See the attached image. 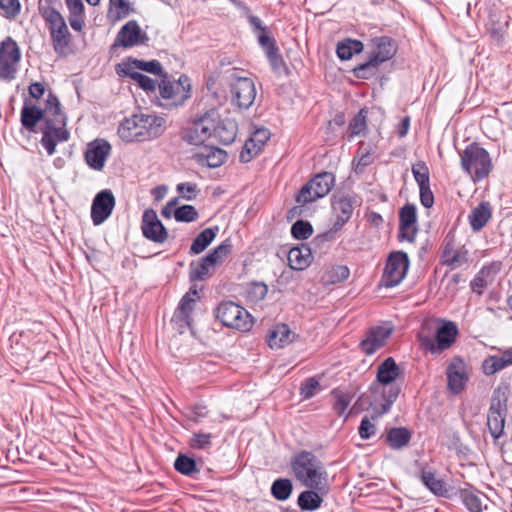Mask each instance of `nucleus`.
Here are the masks:
<instances>
[{"label":"nucleus","instance_id":"f257e3e1","mask_svg":"<svg viewBox=\"0 0 512 512\" xmlns=\"http://www.w3.org/2000/svg\"><path fill=\"white\" fill-rule=\"evenodd\" d=\"M20 122L22 128L29 133H37L38 123H43L40 128L42 132L40 143L49 156L56 152L58 142H66L70 138V132L66 128L67 116L62 111L57 95L52 91L47 94L44 108L33 103L31 99L25 98L20 112Z\"/></svg>","mask_w":512,"mask_h":512},{"label":"nucleus","instance_id":"f03ea898","mask_svg":"<svg viewBox=\"0 0 512 512\" xmlns=\"http://www.w3.org/2000/svg\"><path fill=\"white\" fill-rule=\"evenodd\" d=\"M290 465L296 479L303 486L329 493L328 472L312 452L300 451L292 457Z\"/></svg>","mask_w":512,"mask_h":512},{"label":"nucleus","instance_id":"7ed1b4c3","mask_svg":"<svg viewBox=\"0 0 512 512\" xmlns=\"http://www.w3.org/2000/svg\"><path fill=\"white\" fill-rule=\"evenodd\" d=\"M402 373L400 367L392 357L386 358L377 368L376 382H373L369 390L372 394L379 393L383 399L380 409H375V417H379L390 411L393 403L397 400L400 394V386L393 384V382Z\"/></svg>","mask_w":512,"mask_h":512},{"label":"nucleus","instance_id":"20e7f679","mask_svg":"<svg viewBox=\"0 0 512 512\" xmlns=\"http://www.w3.org/2000/svg\"><path fill=\"white\" fill-rule=\"evenodd\" d=\"M509 385H499L492 392L487 411L486 425L495 445L505 436L506 416L508 413Z\"/></svg>","mask_w":512,"mask_h":512},{"label":"nucleus","instance_id":"39448f33","mask_svg":"<svg viewBox=\"0 0 512 512\" xmlns=\"http://www.w3.org/2000/svg\"><path fill=\"white\" fill-rule=\"evenodd\" d=\"M232 249V242L230 238H227L198 261H192L189 265V280L191 282L205 281L212 277L215 272V267L225 261L231 254Z\"/></svg>","mask_w":512,"mask_h":512},{"label":"nucleus","instance_id":"423d86ee","mask_svg":"<svg viewBox=\"0 0 512 512\" xmlns=\"http://www.w3.org/2000/svg\"><path fill=\"white\" fill-rule=\"evenodd\" d=\"M462 169L471 175L474 182L486 178L492 171L491 157L486 149L473 142L460 154Z\"/></svg>","mask_w":512,"mask_h":512},{"label":"nucleus","instance_id":"0eeeda50","mask_svg":"<svg viewBox=\"0 0 512 512\" xmlns=\"http://www.w3.org/2000/svg\"><path fill=\"white\" fill-rule=\"evenodd\" d=\"M158 89L160 98L165 101L159 105L164 108L182 106L191 97L190 78L185 74H182L177 81H170L168 77L161 78Z\"/></svg>","mask_w":512,"mask_h":512},{"label":"nucleus","instance_id":"6e6552de","mask_svg":"<svg viewBox=\"0 0 512 512\" xmlns=\"http://www.w3.org/2000/svg\"><path fill=\"white\" fill-rule=\"evenodd\" d=\"M214 314L215 318L226 327L243 332L250 331L253 327V320L250 313L244 307L233 301L221 302L216 307Z\"/></svg>","mask_w":512,"mask_h":512},{"label":"nucleus","instance_id":"1a4fd4ad","mask_svg":"<svg viewBox=\"0 0 512 512\" xmlns=\"http://www.w3.org/2000/svg\"><path fill=\"white\" fill-rule=\"evenodd\" d=\"M335 184V175L332 172H320L302 186L296 195L297 203L307 204L325 197Z\"/></svg>","mask_w":512,"mask_h":512},{"label":"nucleus","instance_id":"9d476101","mask_svg":"<svg viewBox=\"0 0 512 512\" xmlns=\"http://www.w3.org/2000/svg\"><path fill=\"white\" fill-rule=\"evenodd\" d=\"M216 114L214 110H211L191 121L187 127L181 130V139L189 145H204L212 136L213 116Z\"/></svg>","mask_w":512,"mask_h":512},{"label":"nucleus","instance_id":"9b49d317","mask_svg":"<svg viewBox=\"0 0 512 512\" xmlns=\"http://www.w3.org/2000/svg\"><path fill=\"white\" fill-rule=\"evenodd\" d=\"M458 333V327L455 322L442 321V325L435 332V341L429 336L422 334H418V339L422 348L435 354L450 348L455 342Z\"/></svg>","mask_w":512,"mask_h":512},{"label":"nucleus","instance_id":"f8f14e48","mask_svg":"<svg viewBox=\"0 0 512 512\" xmlns=\"http://www.w3.org/2000/svg\"><path fill=\"white\" fill-rule=\"evenodd\" d=\"M199 298L196 286H192L180 299L171 318V323L180 334H183L187 329L194 334L192 312Z\"/></svg>","mask_w":512,"mask_h":512},{"label":"nucleus","instance_id":"ddd939ff","mask_svg":"<svg viewBox=\"0 0 512 512\" xmlns=\"http://www.w3.org/2000/svg\"><path fill=\"white\" fill-rule=\"evenodd\" d=\"M410 265L408 254L404 251H393L389 254L384 268V286H397L406 276Z\"/></svg>","mask_w":512,"mask_h":512},{"label":"nucleus","instance_id":"4468645a","mask_svg":"<svg viewBox=\"0 0 512 512\" xmlns=\"http://www.w3.org/2000/svg\"><path fill=\"white\" fill-rule=\"evenodd\" d=\"M231 78L235 80L230 84L233 104L240 109H248L256 97L254 81L249 77L239 76L236 69H233Z\"/></svg>","mask_w":512,"mask_h":512},{"label":"nucleus","instance_id":"2eb2a0df","mask_svg":"<svg viewBox=\"0 0 512 512\" xmlns=\"http://www.w3.org/2000/svg\"><path fill=\"white\" fill-rule=\"evenodd\" d=\"M148 41V35L142 31L138 22L130 20L120 28L110 50L113 51L118 47L127 49L140 44H146Z\"/></svg>","mask_w":512,"mask_h":512},{"label":"nucleus","instance_id":"dca6fc26","mask_svg":"<svg viewBox=\"0 0 512 512\" xmlns=\"http://www.w3.org/2000/svg\"><path fill=\"white\" fill-rule=\"evenodd\" d=\"M141 231L147 240L158 244L164 243L169 237L167 228L159 220L153 208H148L143 212Z\"/></svg>","mask_w":512,"mask_h":512},{"label":"nucleus","instance_id":"f3484780","mask_svg":"<svg viewBox=\"0 0 512 512\" xmlns=\"http://www.w3.org/2000/svg\"><path fill=\"white\" fill-rule=\"evenodd\" d=\"M418 233L416 206L406 203L399 210V228L397 239L399 242L413 243Z\"/></svg>","mask_w":512,"mask_h":512},{"label":"nucleus","instance_id":"a211bd4d","mask_svg":"<svg viewBox=\"0 0 512 512\" xmlns=\"http://www.w3.org/2000/svg\"><path fill=\"white\" fill-rule=\"evenodd\" d=\"M455 242V233L453 230H450L443 241V250L440 256L442 265L455 268L468 263V250L464 246L456 249Z\"/></svg>","mask_w":512,"mask_h":512},{"label":"nucleus","instance_id":"6ab92c4d","mask_svg":"<svg viewBox=\"0 0 512 512\" xmlns=\"http://www.w3.org/2000/svg\"><path fill=\"white\" fill-rule=\"evenodd\" d=\"M115 203V197L109 189L96 194L91 205V219L95 226L101 225L110 217Z\"/></svg>","mask_w":512,"mask_h":512},{"label":"nucleus","instance_id":"aec40b11","mask_svg":"<svg viewBox=\"0 0 512 512\" xmlns=\"http://www.w3.org/2000/svg\"><path fill=\"white\" fill-rule=\"evenodd\" d=\"M140 142L150 141L162 136L166 130L165 118L155 114H139Z\"/></svg>","mask_w":512,"mask_h":512},{"label":"nucleus","instance_id":"412c9836","mask_svg":"<svg viewBox=\"0 0 512 512\" xmlns=\"http://www.w3.org/2000/svg\"><path fill=\"white\" fill-rule=\"evenodd\" d=\"M447 387L454 393L462 392L468 382L466 365L460 357H455L446 369Z\"/></svg>","mask_w":512,"mask_h":512},{"label":"nucleus","instance_id":"4be33fe9","mask_svg":"<svg viewBox=\"0 0 512 512\" xmlns=\"http://www.w3.org/2000/svg\"><path fill=\"white\" fill-rule=\"evenodd\" d=\"M248 22L253 33L256 35L258 44L264 51L265 56L280 50L276 39L271 35L269 27L263 25L258 16L249 15Z\"/></svg>","mask_w":512,"mask_h":512},{"label":"nucleus","instance_id":"5701e85b","mask_svg":"<svg viewBox=\"0 0 512 512\" xmlns=\"http://www.w3.org/2000/svg\"><path fill=\"white\" fill-rule=\"evenodd\" d=\"M110 152L111 145L107 140L95 139L88 144L85 160L91 168L102 170Z\"/></svg>","mask_w":512,"mask_h":512},{"label":"nucleus","instance_id":"b1692460","mask_svg":"<svg viewBox=\"0 0 512 512\" xmlns=\"http://www.w3.org/2000/svg\"><path fill=\"white\" fill-rule=\"evenodd\" d=\"M393 327L376 326L368 330L366 337L361 340L360 348L366 355L374 354L379 348L385 345L386 340L391 336Z\"/></svg>","mask_w":512,"mask_h":512},{"label":"nucleus","instance_id":"393cba45","mask_svg":"<svg viewBox=\"0 0 512 512\" xmlns=\"http://www.w3.org/2000/svg\"><path fill=\"white\" fill-rule=\"evenodd\" d=\"M270 131L266 128L257 129L252 137L247 140L240 153V162H250L262 149L263 145L269 140Z\"/></svg>","mask_w":512,"mask_h":512},{"label":"nucleus","instance_id":"a878e982","mask_svg":"<svg viewBox=\"0 0 512 512\" xmlns=\"http://www.w3.org/2000/svg\"><path fill=\"white\" fill-rule=\"evenodd\" d=\"M371 43L375 47V50L369 54L374 57L379 64L392 59L397 52V43L389 36L375 37L371 39Z\"/></svg>","mask_w":512,"mask_h":512},{"label":"nucleus","instance_id":"bb28decb","mask_svg":"<svg viewBox=\"0 0 512 512\" xmlns=\"http://www.w3.org/2000/svg\"><path fill=\"white\" fill-rule=\"evenodd\" d=\"M355 197L349 195H334L332 197V209L337 214L335 222L337 225L344 226L352 217L354 210Z\"/></svg>","mask_w":512,"mask_h":512},{"label":"nucleus","instance_id":"cd10ccee","mask_svg":"<svg viewBox=\"0 0 512 512\" xmlns=\"http://www.w3.org/2000/svg\"><path fill=\"white\" fill-rule=\"evenodd\" d=\"M227 157V153L214 146L204 145L203 150L194 154L193 158L201 165L209 168L221 166Z\"/></svg>","mask_w":512,"mask_h":512},{"label":"nucleus","instance_id":"c85d7f7f","mask_svg":"<svg viewBox=\"0 0 512 512\" xmlns=\"http://www.w3.org/2000/svg\"><path fill=\"white\" fill-rule=\"evenodd\" d=\"M52 45L58 55H65L71 41V34L66 22H61L49 27Z\"/></svg>","mask_w":512,"mask_h":512},{"label":"nucleus","instance_id":"c756f323","mask_svg":"<svg viewBox=\"0 0 512 512\" xmlns=\"http://www.w3.org/2000/svg\"><path fill=\"white\" fill-rule=\"evenodd\" d=\"M237 135V124L229 119L215 121L213 117L212 136L221 144H231Z\"/></svg>","mask_w":512,"mask_h":512},{"label":"nucleus","instance_id":"7c9ffc66","mask_svg":"<svg viewBox=\"0 0 512 512\" xmlns=\"http://www.w3.org/2000/svg\"><path fill=\"white\" fill-rule=\"evenodd\" d=\"M312 260V249L308 244L293 247L288 252V262L293 270H303L307 268Z\"/></svg>","mask_w":512,"mask_h":512},{"label":"nucleus","instance_id":"2f4dec72","mask_svg":"<svg viewBox=\"0 0 512 512\" xmlns=\"http://www.w3.org/2000/svg\"><path fill=\"white\" fill-rule=\"evenodd\" d=\"M492 217V208L488 201L480 202L474 207L469 216V224L474 232L481 231Z\"/></svg>","mask_w":512,"mask_h":512},{"label":"nucleus","instance_id":"473e14b6","mask_svg":"<svg viewBox=\"0 0 512 512\" xmlns=\"http://www.w3.org/2000/svg\"><path fill=\"white\" fill-rule=\"evenodd\" d=\"M412 438V431L407 427H392L386 429L385 443L392 450H401L407 447Z\"/></svg>","mask_w":512,"mask_h":512},{"label":"nucleus","instance_id":"72a5a7b5","mask_svg":"<svg viewBox=\"0 0 512 512\" xmlns=\"http://www.w3.org/2000/svg\"><path fill=\"white\" fill-rule=\"evenodd\" d=\"M139 114L124 118L118 126V136L126 143L140 142L139 138Z\"/></svg>","mask_w":512,"mask_h":512},{"label":"nucleus","instance_id":"f704fd0d","mask_svg":"<svg viewBox=\"0 0 512 512\" xmlns=\"http://www.w3.org/2000/svg\"><path fill=\"white\" fill-rule=\"evenodd\" d=\"M423 485L429 489L434 495L441 497H449L446 483L442 479L435 476V472L427 467H423L419 476Z\"/></svg>","mask_w":512,"mask_h":512},{"label":"nucleus","instance_id":"c9c22d12","mask_svg":"<svg viewBox=\"0 0 512 512\" xmlns=\"http://www.w3.org/2000/svg\"><path fill=\"white\" fill-rule=\"evenodd\" d=\"M328 493L320 490L309 489L302 491L297 498V505L303 511H316L323 503V497Z\"/></svg>","mask_w":512,"mask_h":512},{"label":"nucleus","instance_id":"e433bc0d","mask_svg":"<svg viewBox=\"0 0 512 512\" xmlns=\"http://www.w3.org/2000/svg\"><path fill=\"white\" fill-rule=\"evenodd\" d=\"M219 231V227L213 226L202 230L193 240L189 254L198 255L202 253L206 248L214 241Z\"/></svg>","mask_w":512,"mask_h":512},{"label":"nucleus","instance_id":"4c0bfd02","mask_svg":"<svg viewBox=\"0 0 512 512\" xmlns=\"http://www.w3.org/2000/svg\"><path fill=\"white\" fill-rule=\"evenodd\" d=\"M69 10L68 20L73 30L80 32L84 27L85 7L82 0H65Z\"/></svg>","mask_w":512,"mask_h":512},{"label":"nucleus","instance_id":"58836bf2","mask_svg":"<svg viewBox=\"0 0 512 512\" xmlns=\"http://www.w3.org/2000/svg\"><path fill=\"white\" fill-rule=\"evenodd\" d=\"M480 491L470 486L469 488H459L456 496L461 500L469 512H482V501L479 497Z\"/></svg>","mask_w":512,"mask_h":512},{"label":"nucleus","instance_id":"ea45409f","mask_svg":"<svg viewBox=\"0 0 512 512\" xmlns=\"http://www.w3.org/2000/svg\"><path fill=\"white\" fill-rule=\"evenodd\" d=\"M363 49L364 44L360 40L346 38L337 43L336 54L340 60H349L354 55L360 54Z\"/></svg>","mask_w":512,"mask_h":512},{"label":"nucleus","instance_id":"a19ab883","mask_svg":"<svg viewBox=\"0 0 512 512\" xmlns=\"http://www.w3.org/2000/svg\"><path fill=\"white\" fill-rule=\"evenodd\" d=\"M507 27V20L501 21L500 16L497 14H490L489 21L486 23V30L491 39L498 45L502 44Z\"/></svg>","mask_w":512,"mask_h":512},{"label":"nucleus","instance_id":"79ce46f5","mask_svg":"<svg viewBox=\"0 0 512 512\" xmlns=\"http://www.w3.org/2000/svg\"><path fill=\"white\" fill-rule=\"evenodd\" d=\"M292 332L287 324H279L268 336V345L271 348H281L292 342Z\"/></svg>","mask_w":512,"mask_h":512},{"label":"nucleus","instance_id":"37998d69","mask_svg":"<svg viewBox=\"0 0 512 512\" xmlns=\"http://www.w3.org/2000/svg\"><path fill=\"white\" fill-rule=\"evenodd\" d=\"M380 65L381 64L369 54L368 59L355 66L351 72L355 78L368 80L378 73Z\"/></svg>","mask_w":512,"mask_h":512},{"label":"nucleus","instance_id":"c03bdc74","mask_svg":"<svg viewBox=\"0 0 512 512\" xmlns=\"http://www.w3.org/2000/svg\"><path fill=\"white\" fill-rule=\"evenodd\" d=\"M271 495L278 501H286L293 492L292 480L288 478H277L270 487Z\"/></svg>","mask_w":512,"mask_h":512},{"label":"nucleus","instance_id":"a18cd8bd","mask_svg":"<svg viewBox=\"0 0 512 512\" xmlns=\"http://www.w3.org/2000/svg\"><path fill=\"white\" fill-rule=\"evenodd\" d=\"M174 468L177 472L185 476H192L200 471L196 460L186 454H179L176 457L174 461Z\"/></svg>","mask_w":512,"mask_h":512},{"label":"nucleus","instance_id":"49530a36","mask_svg":"<svg viewBox=\"0 0 512 512\" xmlns=\"http://www.w3.org/2000/svg\"><path fill=\"white\" fill-rule=\"evenodd\" d=\"M132 63L134 64V67H136V69L145 71L153 75H157L160 78L168 77V73L163 70L161 63L156 59L145 61L135 58Z\"/></svg>","mask_w":512,"mask_h":512},{"label":"nucleus","instance_id":"de8ad7c7","mask_svg":"<svg viewBox=\"0 0 512 512\" xmlns=\"http://www.w3.org/2000/svg\"><path fill=\"white\" fill-rule=\"evenodd\" d=\"M3 54V59H13V62H20L21 51L17 42L11 37L7 36L0 43V54Z\"/></svg>","mask_w":512,"mask_h":512},{"label":"nucleus","instance_id":"09e8293b","mask_svg":"<svg viewBox=\"0 0 512 512\" xmlns=\"http://www.w3.org/2000/svg\"><path fill=\"white\" fill-rule=\"evenodd\" d=\"M367 111L362 108L358 111V113L353 117L348 126V139L351 140L357 135H360L367 128L366 123Z\"/></svg>","mask_w":512,"mask_h":512},{"label":"nucleus","instance_id":"8fccbe9b","mask_svg":"<svg viewBox=\"0 0 512 512\" xmlns=\"http://www.w3.org/2000/svg\"><path fill=\"white\" fill-rule=\"evenodd\" d=\"M331 394L335 399L333 404V410L335 413L338 416H346L345 412L353 399V394L337 390H333Z\"/></svg>","mask_w":512,"mask_h":512},{"label":"nucleus","instance_id":"3c124183","mask_svg":"<svg viewBox=\"0 0 512 512\" xmlns=\"http://www.w3.org/2000/svg\"><path fill=\"white\" fill-rule=\"evenodd\" d=\"M173 217L177 222L191 223L199 218V213L193 205L184 204L174 209Z\"/></svg>","mask_w":512,"mask_h":512},{"label":"nucleus","instance_id":"603ef678","mask_svg":"<svg viewBox=\"0 0 512 512\" xmlns=\"http://www.w3.org/2000/svg\"><path fill=\"white\" fill-rule=\"evenodd\" d=\"M506 367H508V364L502 354L489 356L482 363L483 373L487 376L493 375Z\"/></svg>","mask_w":512,"mask_h":512},{"label":"nucleus","instance_id":"864d4df0","mask_svg":"<svg viewBox=\"0 0 512 512\" xmlns=\"http://www.w3.org/2000/svg\"><path fill=\"white\" fill-rule=\"evenodd\" d=\"M19 62H13V59H3L0 54V80L11 82L16 78Z\"/></svg>","mask_w":512,"mask_h":512},{"label":"nucleus","instance_id":"5fc2aeb1","mask_svg":"<svg viewBox=\"0 0 512 512\" xmlns=\"http://www.w3.org/2000/svg\"><path fill=\"white\" fill-rule=\"evenodd\" d=\"M272 71L278 76H289L290 70L280 53V50L266 56Z\"/></svg>","mask_w":512,"mask_h":512},{"label":"nucleus","instance_id":"6e6d98bb","mask_svg":"<svg viewBox=\"0 0 512 512\" xmlns=\"http://www.w3.org/2000/svg\"><path fill=\"white\" fill-rule=\"evenodd\" d=\"M412 174L419 188L430 185V171L424 161L412 165Z\"/></svg>","mask_w":512,"mask_h":512},{"label":"nucleus","instance_id":"4d7b16f0","mask_svg":"<svg viewBox=\"0 0 512 512\" xmlns=\"http://www.w3.org/2000/svg\"><path fill=\"white\" fill-rule=\"evenodd\" d=\"M313 234V226L309 221L297 220L291 226V235L297 240H306Z\"/></svg>","mask_w":512,"mask_h":512},{"label":"nucleus","instance_id":"13d9d810","mask_svg":"<svg viewBox=\"0 0 512 512\" xmlns=\"http://www.w3.org/2000/svg\"><path fill=\"white\" fill-rule=\"evenodd\" d=\"M0 9V15L13 20L20 14L21 3L19 0H0Z\"/></svg>","mask_w":512,"mask_h":512},{"label":"nucleus","instance_id":"bf43d9fd","mask_svg":"<svg viewBox=\"0 0 512 512\" xmlns=\"http://www.w3.org/2000/svg\"><path fill=\"white\" fill-rule=\"evenodd\" d=\"M176 191L179 196L187 201L196 199L200 190L196 183L193 182H182L176 186Z\"/></svg>","mask_w":512,"mask_h":512},{"label":"nucleus","instance_id":"052dcab7","mask_svg":"<svg viewBox=\"0 0 512 512\" xmlns=\"http://www.w3.org/2000/svg\"><path fill=\"white\" fill-rule=\"evenodd\" d=\"M320 390V383L315 377L305 379L300 386V394L304 399L312 398Z\"/></svg>","mask_w":512,"mask_h":512},{"label":"nucleus","instance_id":"680f3d73","mask_svg":"<svg viewBox=\"0 0 512 512\" xmlns=\"http://www.w3.org/2000/svg\"><path fill=\"white\" fill-rule=\"evenodd\" d=\"M131 79L136 81L141 89L147 93H154L157 89L158 83L156 80L143 73L131 74Z\"/></svg>","mask_w":512,"mask_h":512},{"label":"nucleus","instance_id":"e2e57ef3","mask_svg":"<svg viewBox=\"0 0 512 512\" xmlns=\"http://www.w3.org/2000/svg\"><path fill=\"white\" fill-rule=\"evenodd\" d=\"M211 440V433L197 432L193 433L192 437L190 438L189 445L193 449H206L211 446Z\"/></svg>","mask_w":512,"mask_h":512},{"label":"nucleus","instance_id":"0e129e2a","mask_svg":"<svg viewBox=\"0 0 512 512\" xmlns=\"http://www.w3.org/2000/svg\"><path fill=\"white\" fill-rule=\"evenodd\" d=\"M488 272L489 271L486 267H482L470 283L472 292L476 293L479 296L483 294L484 289L488 285L487 281L484 278L485 275L488 274Z\"/></svg>","mask_w":512,"mask_h":512},{"label":"nucleus","instance_id":"69168bd1","mask_svg":"<svg viewBox=\"0 0 512 512\" xmlns=\"http://www.w3.org/2000/svg\"><path fill=\"white\" fill-rule=\"evenodd\" d=\"M350 275V270L346 265L332 266L328 271L329 281L331 283H340L345 281Z\"/></svg>","mask_w":512,"mask_h":512},{"label":"nucleus","instance_id":"338daca9","mask_svg":"<svg viewBox=\"0 0 512 512\" xmlns=\"http://www.w3.org/2000/svg\"><path fill=\"white\" fill-rule=\"evenodd\" d=\"M109 6L117 9L116 20L122 19L131 13H135V9L128 0H109Z\"/></svg>","mask_w":512,"mask_h":512},{"label":"nucleus","instance_id":"774afa93","mask_svg":"<svg viewBox=\"0 0 512 512\" xmlns=\"http://www.w3.org/2000/svg\"><path fill=\"white\" fill-rule=\"evenodd\" d=\"M372 406L373 401L365 394H361L355 401L349 412L346 414V418H348V416L350 415H356L362 411L368 410Z\"/></svg>","mask_w":512,"mask_h":512}]
</instances>
